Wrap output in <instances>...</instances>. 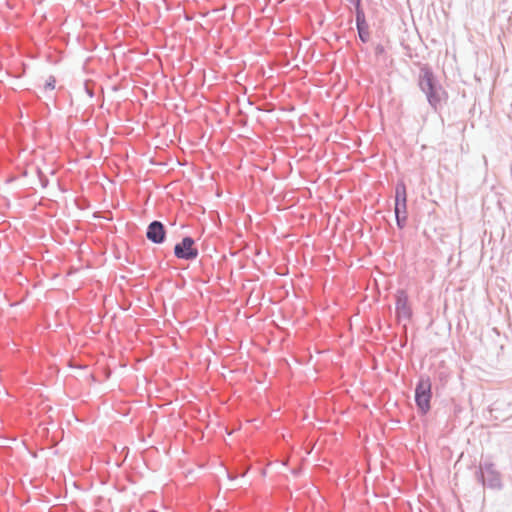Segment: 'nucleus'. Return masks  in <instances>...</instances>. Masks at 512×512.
Wrapping results in <instances>:
<instances>
[{"mask_svg":"<svg viewBox=\"0 0 512 512\" xmlns=\"http://www.w3.org/2000/svg\"><path fill=\"white\" fill-rule=\"evenodd\" d=\"M237 476L236 475H233L232 473L228 472V478L230 480H234Z\"/></svg>","mask_w":512,"mask_h":512,"instance_id":"nucleus-16","label":"nucleus"},{"mask_svg":"<svg viewBox=\"0 0 512 512\" xmlns=\"http://www.w3.org/2000/svg\"><path fill=\"white\" fill-rule=\"evenodd\" d=\"M292 360L296 363V364H305V363H308L311 358H312V354H295V353H292L290 354Z\"/></svg>","mask_w":512,"mask_h":512,"instance_id":"nucleus-9","label":"nucleus"},{"mask_svg":"<svg viewBox=\"0 0 512 512\" xmlns=\"http://www.w3.org/2000/svg\"><path fill=\"white\" fill-rule=\"evenodd\" d=\"M174 255L176 258L185 261L195 260L199 255V251L195 246L194 238L191 236L183 237L180 242L175 244Z\"/></svg>","mask_w":512,"mask_h":512,"instance_id":"nucleus-5","label":"nucleus"},{"mask_svg":"<svg viewBox=\"0 0 512 512\" xmlns=\"http://www.w3.org/2000/svg\"><path fill=\"white\" fill-rule=\"evenodd\" d=\"M395 297L396 318L399 322H404V325H406V323L411 320L413 315L408 294L404 289H399L397 290Z\"/></svg>","mask_w":512,"mask_h":512,"instance_id":"nucleus-6","label":"nucleus"},{"mask_svg":"<svg viewBox=\"0 0 512 512\" xmlns=\"http://www.w3.org/2000/svg\"><path fill=\"white\" fill-rule=\"evenodd\" d=\"M432 382L430 377L421 375L414 390V400L420 415H426L431 409Z\"/></svg>","mask_w":512,"mask_h":512,"instance_id":"nucleus-3","label":"nucleus"},{"mask_svg":"<svg viewBox=\"0 0 512 512\" xmlns=\"http://www.w3.org/2000/svg\"><path fill=\"white\" fill-rule=\"evenodd\" d=\"M356 28L359 35V39L363 43H367L370 39L369 25L366 21L364 10L355 12Z\"/></svg>","mask_w":512,"mask_h":512,"instance_id":"nucleus-8","label":"nucleus"},{"mask_svg":"<svg viewBox=\"0 0 512 512\" xmlns=\"http://www.w3.org/2000/svg\"><path fill=\"white\" fill-rule=\"evenodd\" d=\"M475 478L484 488L502 490V475L492 461H480L475 471Z\"/></svg>","mask_w":512,"mask_h":512,"instance_id":"nucleus-2","label":"nucleus"},{"mask_svg":"<svg viewBox=\"0 0 512 512\" xmlns=\"http://www.w3.org/2000/svg\"><path fill=\"white\" fill-rule=\"evenodd\" d=\"M418 87L426 96L427 102L434 112H439L442 103L447 100V92L442 87L431 67L424 65L418 75Z\"/></svg>","mask_w":512,"mask_h":512,"instance_id":"nucleus-1","label":"nucleus"},{"mask_svg":"<svg viewBox=\"0 0 512 512\" xmlns=\"http://www.w3.org/2000/svg\"><path fill=\"white\" fill-rule=\"evenodd\" d=\"M347 1L354 6L355 12L363 10L362 0H347Z\"/></svg>","mask_w":512,"mask_h":512,"instance_id":"nucleus-10","label":"nucleus"},{"mask_svg":"<svg viewBox=\"0 0 512 512\" xmlns=\"http://www.w3.org/2000/svg\"><path fill=\"white\" fill-rule=\"evenodd\" d=\"M166 227L158 220L150 222L146 229L147 239L154 244H163L166 240Z\"/></svg>","mask_w":512,"mask_h":512,"instance_id":"nucleus-7","label":"nucleus"},{"mask_svg":"<svg viewBox=\"0 0 512 512\" xmlns=\"http://www.w3.org/2000/svg\"><path fill=\"white\" fill-rule=\"evenodd\" d=\"M118 364H119L120 367H126L127 366V362H124L122 360H119Z\"/></svg>","mask_w":512,"mask_h":512,"instance_id":"nucleus-15","label":"nucleus"},{"mask_svg":"<svg viewBox=\"0 0 512 512\" xmlns=\"http://www.w3.org/2000/svg\"><path fill=\"white\" fill-rule=\"evenodd\" d=\"M316 352H318V353H321V352H328V350H317Z\"/></svg>","mask_w":512,"mask_h":512,"instance_id":"nucleus-18","label":"nucleus"},{"mask_svg":"<svg viewBox=\"0 0 512 512\" xmlns=\"http://www.w3.org/2000/svg\"><path fill=\"white\" fill-rule=\"evenodd\" d=\"M385 52V48L382 44H378L375 47V54L376 56H380Z\"/></svg>","mask_w":512,"mask_h":512,"instance_id":"nucleus-13","label":"nucleus"},{"mask_svg":"<svg viewBox=\"0 0 512 512\" xmlns=\"http://www.w3.org/2000/svg\"><path fill=\"white\" fill-rule=\"evenodd\" d=\"M70 367H72V368H79V369H84L85 368L84 365H76V364H71Z\"/></svg>","mask_w":512,"mask_h":512,"instance_id":"nucleus-14","label":"nucleus"},{"mask_svg":"<svg viewBox=\"0 0 512 512\" xmlns=\"http://www.w3.org/2000/svg\"><path fill=\"white\" fill-rule=\"evenodd\" d=\"M109 355H110V358H111L112 363H115L116 358L114 357V355H112V354H109Z\"/></svg>","mask_w":512,"mask_h":512,"instance_id":"nucleus-17","label":"nucleus"},{"mask_svg":"<svg viewBox=\"0 0 512 512\" xmlns=\"http://www.w3.org/2000/svg\"><path fill=\"white\" fill-rule=\"evenodd\" d=\"M394 213L396 224L399 229H403L407 223V191L403 181L397 182L395 186V206Z\"/></svg>","mask_w":512,"mask_h":512,"instance_id":"nucleus-4","label":"nucleus"},{"mask_svg":"<svg viewBox=\"0 0 512 512\" xmlns=\"http://www.w3.org/2000/svg\"><path fill=\"white\" fill-rule=\"evenodd\" d=\"M84 89H85L86 94H87L90 98H93V97H94V91H93V89L90 87V85H89V82H88V81H86V82L84 83Z\"/></svg>","mask_w":512,"mask_h":512,"instance_id":"nucleus-12","label":"nucleus"},{"mask_svg":"<svg viewBox=\"0 0 512 512\" xmlns=\"http://www.w3.org/2000/svg\"><path fill=\"white\" fill-rule=\"evenodd\" d=\"M56 80L53 76H50L49 79L45 83V89L53 90L55 88Z\"/></svg>","mask_w":512,"mask_h":512,"instance_id":"nucleus-11","label":"nucleus"}]
</instances>
